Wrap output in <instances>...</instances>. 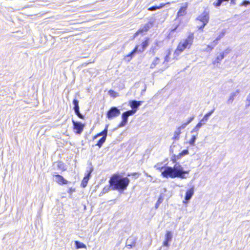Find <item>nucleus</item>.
<instances>
[{
    "mask_svg": "<svg viewBox=\"0 0 250 250\" xmlns=\"http://www.w3.org/2000/svg\"><path fill=\"white\" fill-rule=\"evenodd\" d=\"M130 182L127 177H124L119 174H114L110 178L109 183L111 189L122 192L126 190Z\"/></svg>",
    "mask_w": 250,
    "mask_h": 250,
    "instance_id": "f257e3e1",
    "label": "nucleus"
},
{
    "mask_svg": "<svg viewBox=\"0 0 250 250\" xmlns=\"http://www.w3.org/2000/svg\"><path fill=\"white\" fill-rule=\"evenodd\" d=\"M188 171H185L183 167L178 163H176L173 167H167L165 168L162 172V175L166 178L170 177L175 178L176 177L181 179L186 178L185 174H188Z\"/></svg>",
    "mask_w": 250,
    "mask_h": 250,
    "instance_id": "f03ea898",
    "label": "nucleus"
},
{
    "mask_svg": "<svg viewBox=\"0 0 250 250\" xmlns=\"http://www.w3.org/2000/svg\"><path fill=\"white\" fill-rule=\"evenodd\" d=\"M193 34L191 33L186 39H184L180 42L175 53L179 54L183 52L186 48H189L193 43Z\"/></svg>",
    "mask_w": 250,
    "mask_h": 250,
    "instance_id": "7ed1b4c3",
    "label": "nucleus"
},
{
    "mask_svg": "<svg viewBox=\"0 0 250 250\" xmlns=\"http://www.w3.org/2000/svg\"><path fill=\"white\" fill-rule=\"evenodd\" d=\"M148 44L149 39L147 38L144 42L142 43L141 47H140L139 45H136L134 49L126 56L127 58H130L128 61H129L132 57H133L137 52L142 53L148 46Z\"/></svg>",
    "mask_w": 250,
    "mask_h": 250,
    "instance_id": "20e7f679",
    "label": "nucleus"
},
{
    "mask_svg": "<svg viewBox=\"0 0 250 250\" xmlns=\"http://www.w3.org/2000/svg\"><path fill=\"white\" fill-rule=\"evenodd\" d=\"M136 111L135 110H129L126 111L124 113H123L122 115V121L121 123L118 125V127H122L125 126L127 123L128 118L129 116L133 115L136 113Z\"/></svg>",
    "mask_w": 250,
    "mask_h": 250,
    "instance_id": "39448f33",
    "label": "nucleus"
},
{
    "mask_svg": "<svg viewBox=\"0 0 250 250\" xmlns=\"http://www.w3.org/2000/svg\"><path fill=\"white\" fill-rule=\"evenodd\" d=\"M120 110L116 107H112L107 112V118L111 120L120 114Z\"/></svg>",
    "mask_w": 250,
    "mask_h": 250,
    "instance_id": "423d86ee",
    "label": "nucleus"
},
{
    "mask_svg": "<svg viewBox=\"0 0 250 250\" xmlns=\"http://www.w3.org/2000/svg\"><path fill=\"white\" fill-rule=\"evenodd\" d=\"M194 193V186H192V187L188 190L186 193L185 197V200L183 201L184 204H187L191 199Z\"/></svg>",
    "mask_w": 250,
    "mask_h": 250,
    "instance_id": "0eeeda50",
    "label": "nucleus"
},
{
    "mask_svg": "<svg viewBox=\"0 0 250 250\" xmlns=\"http://www.w3.org/2000/svg\"><path fill=\"white\" fill-rule=\"evenodd\" d=\"M72 123L74 129L76 130V133L81 134L83 130L84 125L80 122H76L73 120H72Z\"/></svg>",
    "mask_w": 250,
    "mask_h": 250,
    "instance_id": "6e6552de",
    "label": "nucleus"
},
{
    "mask_svg": "<svg viewBox=\"0 0 250 250\" xmlns=\"http://www.w3.org/2000/svg\"><path fill=\"white\" fill-rule=\"evenodd\" d=\"M197 20L200 21L202 23L207 24L209 21L208 13L207 11H204L199 16H198Z\"/></svg>",
    "mask_w": 250,
    "mask_h": 250,
    "instance_id": "1a4fd4ad",
    "label": "nucleus"
},
{
    "mask_svg": "<svg viewBox=\"0 0 250 250\" xmlns=\"http://www.w3.org/2000/svg\"><path fill=\"white\" fill-rule=\"evenodd\" d=\"M53 177L54 181L60 185H66L68 182L66 180L64 179L62 176L60 175H55L53 176Z\"/></svg>",
    "mask_w": 250,
    "mask_h": 250,
    "instance_id": "9d476101",
    "label": "nucleus"
},
{
    "mask_svg": "<svg viewBox=\"0 0 250 250\" xmlns=\"http://www.w3.org/2000/svg\"><path fill=\"white\" fill-rule=\"evenodd\" d=\"M172 238V233L170 231H167L165 235V240L163 242V246L165 247H169V242H170Z\"/></svg>",
    "mask_w": 250,
    "mask_h": 250,
    "instance_id": "9b49d317",
    "label": "nucleus"
},
{
    "mask_svg": "<svg viewBox=\"0 0 250 250\" xmlns=\"http://www.w3.org/2000/svg\"><path fill=\"white\" fill-rule=\"evenodd\" d=\"M142 101L132 100L129 101V104L130 106L131 107V109L133 110H135V111H136V112L138 108L142 104Z\"/></svg>",
    "mask_w": 250,
    "mask_h": 250,
    "instance_id": "f8f14e48",
    "label": "nucleus"
},
{
    "mask_svg": "<svg viewBox=\"0 0 250 250\" xmlns=\"http://www.w3.org/2000/svg\"><path fill=\"white\" fill-rule=\"evenodd\" d=\"M150 24L148 23L146 24L143 27H141L136 33L134 35V38L136 37L140 33L147 31L150 28Z\"/></svg>",
    "mask_w": 250,
    "mask_h": 250,
    "instance_id": "ddd939ff",
    "label": "nucleus"
},
{
    "mask_svg": "<svg viewBox=\"0 0 250 250\" xmlns=\"http://www.w3.org/2000/svg\"><path fill=\"white\" fill-rule=\"evenodd\" d=\"M240 93V90L237 89L235 91L231 92L229 96L227 101L228 104H231L234 101L235 98Z\"/></svg>",
    "mask_w": 250,
    "mask_h": 250,
    "instance_id": "4468645a",
    "label": "nucleus"
},
{
    "mask_svg": "<svg viewBox=\"0 0 250 250\" xmlns=\"http://www.w3.org/2000/svg\"><path fill=\"white\" fill-rule=\"evenodd\" d=\"M93 170V169L92 168L90 171L88 173V174H87V175H86L83 179V181H82V184H81V186L83 188H85L86 185H87V184L88 183V181L89 179V178H90V174H91V173L92 172Z\"/></svg>",
    "mask_w": 250,
    "mask_h": 250,
    "instance_id": "2eb2a0df",
    "label": "nucleus"
},
{
    "mask_svg": "<svg viewBox=\"0 0 250 250\" xmlns=\"http://www.w3.org/2000/svg\"><path fill=\"white\" fill-rule=\"evenodd\" d=\"M107 128L108 125H106L104 129L101 132L98 133L97 135L95 136L93 138V139H96L97 137L102 136V137H105L106 138L107 134Z\"/></svg>",
    "mask_w": 250,
    "mask_h": 250,
    "instance_id": "dca6fc26",
    "label": "nucleus"
},
{
    "mask_svg": "<svg viewBox=\"0 0 250 250\" xmlns=\"http://www.w3.org/2000/svg\"><path fill=\"white\" fill-rule=\"evenodd\" d=\"M197 136H198L197 134H193L191 136V139L188 141V142L190 145H191L192 146H195V141L197 139Z\"/></svg>",
    "mask_w": 250,
    "mask_h": 250,
    "instance_id": "f3484780",
    "label": "nucleus"
},
{
    "mask_svg": "<svg viewBox=\"0 0 250 250\" xmlns=\"http://www.w3.org/2000/svg\"><path fill=\"white\" fill-rule=\"evenodd\" d=\"M187 6L181 7L177 13L178 17L183 16L186 14Z\"/></svg>",
    "mask_w": 250,
    "mask_h": 250,
    "instance_id": "a211bd4d",
    "label": "nucleus"
},
{
    "mask_svg": "<svg viewBox=\"0 0 250 250\" xmlns=\"http://www.w3.org/2000/svg\"><path fill=\"white\" fill-rule=\"evenodd\" d=\"M166 4L161 3L159 6H153L149 8H148V10L149 11H155L157 9H160L163 8Z\"/></svg>",
    "mask_w": 250,
    "mask_h": 250,
    "instance_id": "6ab92c4d",
    "label": "nucleus"
},
{
    "mask_svg": "<svg viewBox=\"0 0 250 250\" xmlns=\"http://www.w3.org/2000/svg\"><path fill=\"white\" fill-rule=\"evenodd\" d=\"M75 244L76 245V248L77 249H81V248H86V247L85 244L83 243H81L78 241H76L75 242Z\"/></svg>",
    "mask_w": 250,
    "mask_h": 250,
    "instance_id": "aec40b11",
    "label": "nucleus"
},
{
    "mask_svg": "<svg viewBox=\"0 0 250 250\" xmlns=\"http://www.w3.org/2000/svg\"><path fill=\"white\" fill-rule=\"evenodd\" d=\"M224 58V57L221 53L218 55L215 60L213 62V64L220 63V62Z\"/></svg>",
    "mask_w": 250,
    "mask_h": 250,
    "instance_id": "412c9836",
    "label": "nucleus"
},
{
    "mask_svg": "<svg viewBox=\"0 0 250 250\" xmlns=\"http://www.w3.org/2000/svg\"><path fill=\"white\" fill-rule=\"evenodd\" d=\"M188 149L183 150L181 153L177 155V159H181L182 157L188 155Z\"/></svg>",
    "mask_w": 250,
    "mask_h": 250,
    "instance_id": "4be33fe9",
    "label": "nucleus"
},
{
    "mask_svg": "<svg viewBox=\"0 0 250 250\" xmlns=\"http://www.w3.org/2000/svg\"><path fill=\"white\" fill-rule=\"evenodd\" d=\"M181 133V131L177 128V130L174 132L173 139L175 140H178L179 139L180 135Z\"/></svg>",
    "mask_w": 250,
    "mask_h": 250,
    "instance_id": "5701e85b",
    "label": "nucleus"
},
{
    "mask_svg": "<svg viewBox=\"0 0 250 250\" xmlns=\"http://www.w3.org/2000/svg\"><path fill=\"white\" fill-rule=\"evenodd\" d=\"M229 0H217L213 3V5L215 7H219L224 1H228Z\"/></svg>",
    "mask_w": 250,
    "mask_h": 250,
    "instance_id": "b1692460",
    "label": "nucleus"
},
{
    "mask_svg": "<svg viewBox=\"0 0 250 250\" xmlns=\"http://www.w3.org/2000/svg\"><path fill=\"white\" fill-rule=\"evenodd\" d=\"M160 62V59L159 58H156L153 62L150 64V67L151 68H153L155 67V66L158 64Z\"/></svg>",
    "mask_w": 250,
    "mask_h": 250,
    "instance_id": "393cba45",
    "label": "nucleus"
},
{
    "mask_svg": "<svg viewBox=\"0 0 250 250\" xmlns=\"http://www.w3.org/2000/svg\"><path fill=\"white\" fill-rule=\"evenodd\" d=\"M105 140L106 138H105V137H102L98 141L96 146H98V147L100 148L102 146L103 144L105 142Z\"/></svg>",
    "mask_w": 250,
    "mask_h": 250,
    "instance_id": "a878e982",
    "label": "nucleus"
},
{
    "mask_svg": "<svg viewBox=\"0 0 250 250\" xmlns=\"http://www.w3.org/2000/svg\"><path fill=\"white\" fill-rule=\"evenodd\" d=\"M74 112L76 114V115L80 119H83L84 116L82 115L79 111V108H73Z\"/></svg>",
    "mask_w": 250,
    "mask_h": 250,
    "instance_id": "bb28decb",
    "label": "nucleus"
},
{
    "mask_svg": "<svg viewBox=\"0 0 250 250\" xmlns=\"http://www.w3.org/2000/svg\"><path fill=\"white\" fill-rule=\"evenodd\" d=\"M163 201V199L161 196H160L155 205V208L156 209H157L159 208L160 205L162 203Z\"/></svg>",
    "mask_w": 250,
    "mask_h": 250,
    "instance_id": "cd10ccee",
    "label": "nucleus"
},
{
    "mask_svg": "<svg viewBox=\"0 0 250 250\" xmlns=\"http://www.w3.org/2000/svg\"><path fill=\"white\" fill-rule=\"evenodd\" d=\"M110 188H111L110 185H109V186H106L104 187V188L103 189L102 192L100 193V195L101 194H103L108 192L110 190Z\"/></svg>",
    "mask_w": 250,
    "mask_h": 250,
    "instance_id": "c85d7f7f",
    "label": "nucleus"
},
{
    "mask_svg": "<svg viewBox=\"0 0 250 250\" xmlns=\"http://www.w3.org/2000/svg\"><path fill=\"white\" fill-rule=\"evenodd\" d=\"M109 95L114 98L117 97L119 96V94L118 93L114 91L113 90H109Z\"/></svg>",
    "mask_w": 250,
    "mask_h": 250,
    "instance_id": "c756f323",
    "label": "nucleus"
},
{
    "mask_svg": "<svg viewBox=\"0 0 250 250\" xmlns=\"http://www.w3.org/2000/svg\"><path fill=\"white\" fill-rule=\"evenodd\" d=\"M213 111H214V109H212L210 112H208L206 115H205V116H204L203 118H204V119L205 120H207L208 121L209 117L213 113Z\"/></svg>",
    "mask_w": 250,
    "mask_h": 250,
    "instance_id": "7c9ffc66",
    "label": "nucleus"
},
{
    "mask_svg": "<svg viewBox=\"0 0 250 250\" xmlns=\"http://www.w3.org/2000/svg\"><path fill=\"white\" fill-rule=\"evenodd\" d=\"M73 104H74L73 108H79V101L77 99H74L73 101Z\"/></svg>",
    "mask_w": 250,
    "mask_h": 250,
    "instance_id": "2f4dec72",
    "label": "nucleus"
},
{
    "mask_svg": "<svg viewBox=\"0 0 250 250\" xmlns=\"http://www.w3.org/2000/svg\"><path fill=\"white\" fill-rule=\"evenodd\" d=\"M226 31L225 30L222 31L220 34L218 35V36L216 38V40L219 41L221 39H222L225 35Z\"/></svg>",
    "mask_w": 250,
    "mask_h": 250,
    "instance_id": "473e14b6",
    "label": "nucleus"
},
{
    "mask_svg": "<svg viewBox=\"0 0 250 250\" xmlns=\"http://www.w3.org/2000/svg\"><path fill=\"white\" fill-rule=\"evenodd\" d=\"M250 4V1L247 0H244L240 4V6H247L248 5Z\"/></svg>",
    "mask_w": 250,
    "mask_h": 250,
    "instance_id": "72a5a7b5",
    "label": "nucleus"
},
{
    "mask_svg": "<svg viewBox=\"0 0 250 250\" xmlns=\"http://www.w3.org/2000/svg\"><path fill=\"white\" fill-rule=\"evenodd\" d=\"M230 49L229 48H227V49H226L224 52L221 53V54L222 55H223V56L224 57H225V56H226L229 53V52H230Z\"/></svg>",
    "mask_w": 250,
    "mask_h": 250,
    "instance_id": "f704fd0d",
    "label": "nucleus"
},
{
    "mask_svg": "<svg viewBox=\"0 0 250 250\" xmlns=\"http://www.w3.org/2000/svg\"><path fill=\"white\" fill-rule=\"evenodd\" d=\"M250 106V97L247 96V99L246 100V107L248 108Z\"/></svg>",
    "mask_w": 250,
    "mask_h": 250,
    "instance_id": "c9c22d12",
    "label": "nucleus"
},
{
    "mask_svg": "<svg viewBox=\"0 0 250 250\" xmlns=\"http://www.w3.org/2000/svg\"><path fill=\"white\" fill-rule=\"evenodd\" d=\"M199 130V128H198L197 126H195V127L191 131V133H194L195 134H198V131Z\"/></svg>",
    "mask_w": 250,
    "mask_h": 250,
    "instance_id": "e433bc0d",
    "label": "nucleus"
},
{
    "mask_svg": "<svg viewBox=\"0 0 250 250\" xmlns=\"http://www.w3.org/2000/svg\"><path fill=\"white\" fill-rule=\"evenodd\" d=\"M188 125V124H187V123H185L183 124L182 125H181L180 126L178 127V129H179L181 131L182 129H184L187 126V125Z\"/></svg>",
    "mask_w": 250,
    "mask_h": 250,
    "instance_id": "4c0bfd02",
    "label": "nucleus"
},
{
    "mask_svg": "<svg viewBox=\"0 0 250 250\" xmlns=\"http://www.w3.org/2000/svg\"><path fill=\"white\" fill-rule=\"evenodd\" d=\"M170 55V51H168L167 54V55L166 56L165 58V61H164V63L165 62H168L169 61V56Z\"/></svg>",
    "mask_w": 250,
    "mask_h": 250,
    "instance_id": "58836bf2",
    "label": "nucleus"
},
{
    "mask_svg": "<svg viewBox=\"0 0 250 250\" xmlns=\"http://www.w3.org/2000/svg\"><path fill=\"white\" fill-rule=\"evenodd\" d=\"M139 175L140 174L138 173L134 172V173H132L131 174H128L127 176H130L131 175H132L133 176H135L136 178H138L139 177Z\"/></svg>",
    "mask_w": 250,
    "mask_h": 250,
    "instance_id": "ea45409f",
    "label": "nucleus"
},
{
    "mask_svg": "<svg viewBox=\"0 0 250 250\" xmlns=\"http://www.w3.org/2000/svg\"><path fill=\"white\" fill-rule=\"evenodd\" d=\"M179 159H177V155H174L171 158V160L173 163H176Z\"/></svg>",
    "mask_w": 250,
    "mask_h": 250,
    "instance_id": "a19ab883",
    "label": "nucleus"
},
{
    "mask_svg": "<svg viewBox=\"0 0 250 250\" xmlns=\"http://www.w3.org/2000/svg\"><path fill=\"white\" fill-rule=\"evenodd\" d=\"M154 167L156 168L157 169H159L160 170H162V169H163V167H160V165L159 164H157L154 166Z\"/></svg>",
    "mask_w": 250,
    "mask_h": 250,
    "instance_id": "79ce46f5",
    "label": "nucleus"
},
{
    "mask_svg": "<svg viewBox=\"0 0 250 250\" xmlns=\"http://www.w3.org/2000/svg\"><path fill=\"white\" fill-rule=\"evenodd\" d=\"M218 40H217L216 39H215L214 41H213V42L211 43V44H212V45L215 47L217 44H218Z\"/></svg>",
    "mask_w": 250,
    "mask_h": 250,
    "instance_id": "37998d69",
    "label": "nucleus"
},
{
    "mask_svg": "<svg viewBox=\"0 0 250 250\" xmlns=\"http://www.w3.org/2000/svg\"><path fill=\"white\" fill-rule=\"evenodd\" d=\"M194 118V116H193L192 117H191L189 118L187 122V124H189Z\"/></svg>",
    "mask_w": 250,
    "mask_h": 250,
    "instance_id": "c03bdc74",
    "label": "nucleus"
},
{
    "mask_svg": "<svg viewBox=\"0 0 250 250\" xmlns=\"http://www.w3.org/2000/svg\"><path fill=\"white\" fill-rule=\"evenodd\" d=\"M63 165V163L62 162H59L58 164V166L59 168L62 169L63 167H62Z\"/></svg>",
    "mask_w": 250,
    "mask_h": 250,
    "instance_id": "a18cd8bd",
    "label": "nucleus"
},
{
    "mask_svg": "<svg viewBox=\"0 0 250 250\" xmlns=\"http://www.w3.org/2000/svg\"><path fill=\"white\" fill-rule=\"evenodd\" d=\"M208 48H209L210 50V51L211 50H212L213 48H214V46L212 45V44H210V45H208Z\"/></svg>",
    "mask_w": 250,
    "mask_h": 250,
    "instance_id": "49530a36",
    "label": "nucleus"
},
{
    "mask_svg": "<svg viewBox=\"0 0 250 250\" xmlns=\"http://www.w3.org/2000/svg\"><path fill=\"white\" fill-rule=\"evenodd\" d=\"M207 122V120H205L204 118H203L199 122L202 123V125H204Z\"/></svg>",
    "mask_w": 250,
    "mask_h": 250,
    "instance_id": "de8ad7c7",
    "label": "nucleus"
},
{
    "mask_svg": "<svg viewBox=\"0 0 250 250\" xmlns=\"http://www.w3.org/2000/svg\"><path fill=\"white\" fill-rule=\"evenodd\" d=\"M207 122V120H205L204 118H203L199 122L202 123V125H204Z\"/></svg>",
    "mask_w": 250,
    "mask_h": 250,
    "instance_id": "09e8293b",
    "label": "nucleus"
},
{
    "mask_svg": "<svg viewBox=\"0 0 250 250\" xmlns=\"http://www.w3.org/2000/svg\"><path fill=\"white\" fill-rule=\"evenodd\" d=\"M202 125V123L199 122L197 124V125L196 126H197V127L200 129Z\"/></svg>",
    "mask_w": 250,
    "mask_h": 250,
    "instance_id": "8fccbe9b",
    "label": "nucleus"
},
{
    "mask_svg": "<svg viewBox=\"0 0 250 250\" xmlns=\"http://www.w3.org/2000/svg\"><path fill=\"white\" fill-rule=\"evenodd\" d=\"M207 24H205V23H203V24L200 26L199 28V29H200V30H203V29L204 28V27H205V26Z\"/></svg>",
    "mask_w": 250,
    "mask_h": 250,
    "instance_id": "3c124183",
    "label": "nucleus"
},
{
    "mask_svg": "<svg viewBox=\"0 0 250 250\" xmlns=\"http://www.w3.org/2000/svg\"><path fill=\"white\" fill-rule=\"evenodd\" d=\"M75 190L74 189H72V188L69 189V193H71L72 192H74Z\"/></svg>",
    "mask_w": 250,
    "mask_h": 250,
    "instance_id": "603ef678",
    "label": "nucleus"
},
{
    "mask_svg": "<svg viewBox=\"0 0 250 250\" xmlns=\"http://www.w3.org/2000/svg\"><path fill=\"white\" fill-rule=\"evenodd\" d=\"M235 0H231L230 3L232 4H235Z\"/></svg>",
    "mask_w": 250,
    "mask_h": 250,
    "instance_id": "864d4df0",
    "label": "nucleus"
},
{
    "mask_svg": "<svg viewBox=\"0 0 250 250\" xmlns=\"http://www.w3.org/2000/svg\"><path fill=\"white\" fill-rule=\"evenodd\" d=\"M210 49L209 48H208V46L207 47V48L204 50V51H206V52H210Z\"/></svg>",
    "mask_w": 250,
    "mask_h": 250,
    "instance_id": "5fc2aeb1",
    "label": "nucleus"
},
{
    "mask_svg": "<svg viewBox=\"0 0 250 250\" xmlns=\"http://www.w3.org/2000/svg\"><path fill=\"white\" fill-rule=\"evenodd\" d=\"M248 96H249V97H250V93H249V94L248 95Z\"/></svg>",
    "mask_w": 250,
    "mask_h": 250,
    "instance_id": "6e6d98bb",
    "label": "nucleus"
}]
</instances>
